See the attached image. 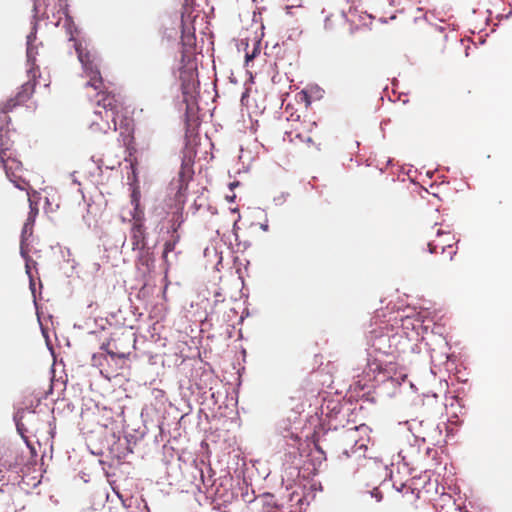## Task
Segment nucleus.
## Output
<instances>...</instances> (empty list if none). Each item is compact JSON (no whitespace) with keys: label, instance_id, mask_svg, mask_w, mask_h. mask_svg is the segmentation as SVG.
<instances>
[{"label":"nucleus","instance_id":"1","mask_svg":"<svg viewBox=\"0 0 512 512\" xmlns=\"http://www.w3.org/2000/svg\"><path fill=\"white\" fill-rule=\"evenodd\" d=\"M96 98V108L88 120L90 131L95 134L116 131L117 118L123 110L119 97L105 90L97 92Z\"/></svg>","mask_w":512,"mask_h":512},{"label":"nucleus","instance_id":"2","mask_svg":"<svg viewBox=\"0 0 512 512\" xmlns=\"http://www.w3.org/2000/svg\"><path fill=\"white\" fill-rule=\"evenodd\" d=\"M75 50L82 64L84 76L88 78L86 86L98 92L107 90L99 68L100 59L96 52L80 42L75 43Z\"/></svg>","mask_w":512,"mask_h":512},{"label":"nucleus","instance_id":"3","mask_svg":"<svg viewBox=\"0 0 512 512\" xmlns=\"http://www.w3.org/2000/svg\"><path fill=\"white\" fill-rule=\"evenodd\" d=\"M427 246L432 254H437L440 249L441 254L448 260H452L457 253L454 235L450 232H442L440 229L437 230L436 239L429 241Z\"/></svg>","mask_w":512,"mask_h":512},{"label":"nucleus","instance_id":"4","mask_svg":"<svg viewBox=\"0 0 512 512\" xmlns=\"http://www.w3.org/2000/svg\"><path fill=\"white\" fill-rule=\"evenodd\" d=\"M0 164L5 170L7 178L20 190H26L29 187V183L23 178V165L18 160L15 154L4 157L0 160Z\"/></svg>","mask_w":512,"mask_h":512},{"label":"nucleus","instance_id":"5","mask_svg":"<svg viewBox=\"0 0 512 512\" xmlns=\"http://www.w3.org/2000/svg\"><path fill=\"white\" fill-rule=\"evenodd\" d=\"M135 204V213L133 215L134 223L131 229V245L133 250H144L146 247V232L143 223V212L139 209V201L133 196Z\"/></svg>","mask_w":512,"mask_h":512},{"label":"nucleus","instance_id":"6","mask_svg":"<svg viewBox=\"0 0 512 512\" xmlns=\"http://www.w3.org/2000/svg\"><path fill=\"white\" fill-rule=\"evenodd\" d=\"M15 154L13 150V141L11 140L10 130L8 128L0 129V160L4 157Z\"/></svg>","mask_w":512,"mask_h":512},{"label":"nucleus","instance_id":"7","mask_svg":"<svg viewBox=\"0 0 512 512\" xmlns=\"http://www.w3.org/2000/svg\"><path fill=\"white\" fill-rule=\"evenodd\" d=\"M297 118H299V116ZM301 126L302 124L299 122V119H295L292 123H290L289 128H285V135L289 142H295L297 139L299 141H304V138L300 132Z\"/></svg>","mask_w":512,"mask_h":512},{"label":"nucleus","instance_id":"8","mask_svg":"<svg viewBox=\"0 0 512 512\" xmlns=\"http://www.w3.org/2000/svg\"><path fill=\"white\" fill-rule=\"evenodd\" d=\"M262 510L261 512H280V507L277 504L275 497L272 494H264L261 497Z\"/></svg>","mask_w":512,"mask_h":512},{"label":"nucleus","instance_id":"9","mask_svg":"<svg viewBox=\"0 0 512 512\" xmlns=\"http://www.w3.org/2000/svg\"><path fill=\"white\" fill-rule=\"evenodd\" d=\"M180 240V235H172V239L169 241H166L164 244V250H163V258L166 259L168 254L172 251H174L176 244Z\"/></svg>","mask_w":512,"mask_h":512},{"label":"nucleus","instance_id":"10","mask_svg":"<svg viewBox=\"0 0 512 512\" xmlns=\"http://www.w3.org/2000/svg\"><path fill=\"white\" fill-rule=\"evenodd\" d=\"M9 468H10V465L0 462V484L1 485L8 482V479L5 478V474L9 471Z\"/></svg>","mask_w":512,"mask_h":512},{"label":"nucleus","instance_id":"11","mask_svg":"<svg viewBox=\"0 0 512 512\" xmlns=\"http://www.w3.org/2000/svg\"><path fill=\"white\" fill-rule=\"evenodd\" d=\"M181 224H182L181 215H177V218L175 220H173V224H172L173 234L172 235H179L177 233V230L180 228Z\"/></svg>","mask_w":512,"mask_h":512},{"label":"nucleus","instance_id":"12","mask_svg":"<svg viewBox=\"0 0 512 512\" xmlns=\"http://www.w3.org/2000/svg\"><path fill=\"white\" fill-rule=\"evenodd\" d=\"M32 230V226L29 225V223H25L24 224V227H23V230H22V241H21V244L24 243L25 241V234L30 231L31 232ZM21 249L23 250V245H21Z\"/></svg>","mask_w":512,"mask_h":512},{"label":"nucleus","instance_id":"13","mask_svg":"<svg viewBox=\"0 0 512 512\" xmlns=\"http://www.w3.org/2000/svg\"><path fill=\"white\" fill-rule=\"evenodd\" d=\"M29 201H31L29 199ZM38 214V208L36 207V205L34 206L32 202H30V212H29V215H34V218L36 217V215Z\"/></svg>","mask_w":512,"mask_h":512},{"label":"nucleus","instance_id":"14","mask_svg":"<svg viewBox=\"0 0 512 512\" xmlns=\"http://www.w3.org/2000/svg\"><path fill=\"white\" fill-rule=\"evenodd\" d=\"M35 221L34 215H28V218L25 223H29L30 226H33Z\"/></svg>","mask_w":512,"mask_h":512},{"label":"nucleus","instance_id":"15","mask_svg":"<svg viewBox=\"0 0 512 512\" xmlns=\"http://www.w3.org/2000/svg\"><path fill=\"white\" fill-rule=\"evenodd\" d=\"M254 57H255V52H253L251 55L246 54V61L248 62V61L252 60Z\"/></svg>","mask_w":512,"mask_h":512},{"label":"nucleus","instance_id":"16","mask_svg":"<svg viewBox=\"0 0 512 512\" xmlns=\"http://www.w3.org/2000/svg\"><path fill=\"white\" fill-rule=\"evenodd\" d=\"M445 512H449V511L447 510V511H445Z\"/></svg>","mask_w":512,"mask_h":512}]
</instances>
